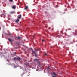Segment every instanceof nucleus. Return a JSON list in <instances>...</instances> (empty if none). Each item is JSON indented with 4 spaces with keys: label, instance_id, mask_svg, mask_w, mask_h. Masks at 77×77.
<instances>
[{
    "label": "nucleus",
    "instance_id": "dca6fc26",
    "mask_svg": "<svg viewBox=\"0 0 77 77\" xmlns=\"http://www.w3.org/2000/svg\"><path fill=\"white\" fill-rule=\"evenodd\" d=\"M10 1V2H12V1H13V0H9Z\"/></svg>",
    "mask_w": 77,
    "mask_h": 77
},
{
    "label": "nucleus",
    "instance_id": "ddd939ff",
    "mask_svg": "<svg viewBox=\"0 0 77 77\" xmlns=\"http://www.w3.org/2000/svg\"><path fill=\"white\" fill-rule=\"evenodd\" d=\"M53 74L54 75H56V74L55 73H54V72H53Z\"/></svg>",
    "mask_w": 77,
    "mask_h": 77
},
{
    "label": "nucleus",
    "instance_id": "f257e3e1",
    "mask_svg": "<svg viewBox=\"0 0 77 77\" xmlns=\"http://www.w3.org/2000/svg\"><path fill=\"white\" fill-rule=\"evenodd\" d=\"M30 49H31V50L32 51V53L33 54H35V57H37V54L36 53V51H33V49H32V48H31Z\"/></svg>",
    "mask_w": 77,
    "mask_h": 77
},
{
    "label": "nucleus",
    "instance_id": "f3484780",
    "mask_svg": "<svg viewBox=\"0 0 77 77\" xmlns=\"http://www.w3.org/2000/svg\"><path fill=\"white\" fill-rule=\"evenodd\" d=\"M45 55H46V56H47V54H46V53H45Z\"/></svg>",
    "mask_w": 77,
    "mask_h": 77
},
{
    "label": "nucleus",
    "instance_id": "6e6552de",
    "mask_svg": "<svg viewBox=\"0 0 77 77\" xmlns=\"http://www.w3.org/2000/svg\"><path fill=\"white\" fill-rule=\"evenodd\" d=\"M17 39H18L19 40H20V39H21V38L20 36H18V37H17Z\"/></svg>",
    "mask_w": 77,
    "mask_h": 77
},
{
    "label": "nucleus",
    "instance_id": "2eb2a0df",
    "mask_svg": "<svg viewBox=\"0 0 77 77\" xmlns=\"http://www.w3.org/2000/svg\"><path fill=\"white\" fill-rule=\"evenodd\" d=\"M71 30V29L70 28H69L68 29V30Z\"/></svg>",
    "mask_w": 77,
    "mask_h": 77
},
{
    "label": "nucleus",
    "instance_id": "7ed1b4c3",
    "mask_svg": "<svg viewBox=\"0 0 77 77\" xmlns=\"http://www.w3.org/2000/svg\"><path fill=\"white\" fill-rule=\"evenodd\" d=\"M10 14H12L15 13V11H12L10 12Z\"/></svg>",
    "mask_w": 77,
    "mask_h": 77
},
{
    "label": "nucleus",
    "instance_id": "9d476101",
    "mask_svg": "<svg viewBox=\"0 0 77 77\" xmlns=\"http://www.w3.org/2000/svg\"><path fill=\"white\" fill-rule=\"evenodd\" d=\"M12 9H15L16 8V7L15 6H13L12 7Z\"/></svg>",
    "mask_w": 77,
    "mask_h": 77
},
{
    "label": "nucleus",
    "instance_id": "0eeeda50",
    "mask_svg": "<svg viewBox=\"0 0 77 77\" xmlns=\"http://www.w3.org/2000/svg\"><path fill=\"white\" fill-rule=\"evenodd\" d=\"M19 21H20V20H19V19H17L16 21V23H18Z\"/></svg>",
    "mask_w": 77,
    "mask_h": 77
},
{
    "label": "nucleus",
    "instance_id": "aec40b11",
    "mask_svg": "<svg viewBox=\"0 0 77 77\" xmlns=\"http://www.w3.org/2000/svg\"><path fill=\"white\" fill-rule=\"evenodd\" d=\"M76 63H77V60H76Z\"/></svg>",
    "mask_w": 77,
    "mask_h": 77
},
{
    "label": "nucleus",
    "instance_id": "f03ea898",
    "mask_svg": "<svg viewBox=\"0 0 77 77\" xmlns=\"http://www.w3.org/2000/svg\"><path fill=\"white\" fill-rule=\"evenodd\" d=\"M21 18V14H20V15H18V18H19L20 19V18Z\"/></svg>",
    "mask_w": 77,
    "mask_h": 77
},
{
    "label": "nucleus",
    "instance_id": "f8f14e48",
    "mask_svg": "<svg viewBox=\"0 0 77 77\" xmlns=\"http://www.w3.org/2000/svg\"><path fill=\"white\" fill-rule=\"evenodd\" d=\"M14 60H17V58L16 57H14Z\"/></svg>",
    "mask_w": 77,
    "mask_h": 77
},
{
    "label": "nucleus",
    "instance_id": "423d86ee",
    "mask_svg": "<svg viewBox=\"0 0 77 77\" xmlns=\"http://www.w3.org/2000/svg\"><path fill=\"white\" fill-rule=\"evenodd\" d=\"M47 70H48V71H50V67L48 66L47 67Z\"/></svg>",
    "mask_w": 77,
    "mask_h": 77
},
{
    "label": "nucleus",
    "instance_id": "4468645a",
    "mask_svg": "<svg viewBox=\"0 0 77 77\" xmlns=\"http://www.w3.org/2000/svg\"><path fill=\"white\" fill-rule=\"evenodd\" d=\"M35 51H38V49H35Z\"/></svg>",
    "mask_w": 77,
    "mask_h": 77
},
{
    "label": "nucleus",
    "instance_id": "a211bd4d",
    "mask_svg": "<svg viewBox=\"0 0 77 77\" xmlns=\"http://www.w3.org/2000/svg\"><path fill=\"white\" fill-rule=\"evenodd\" d=\"M52 77H56V76H53Z\"/></svg>",
    "mask_w": 77,
    "mask_h": 77
},
{
    "label": "nucleus",
    "instance_id": "6ab92c4d",
    "mask_svg": "<svg viewBox=\"0 0 77 77\" xmlns=\"http://www.w3.org/2000/svg\"><path fill=\"white\" fill-rule=\"evenodd\" d=\"M42 41L43 42V41H44V40H42Z\"/></svg>",
    "mask_w": 77,
    "mask_h": 77
},
{
    "label": "nucleus",
    "instance_id": "39448f33",
    "mask_svg": "<svg viewBox=\"0 0 77 77\" xmlns=\"http://www.w3.org/2000/svg\"><path fill=\"white\" fill-rule=\"evenodd\" d=\"M17 60L20 61V60H21V58H20V57H18L17 58Z\"/></svg>",
    "mask_w": 77,
    "mask_h": 77
},
{
    "label": "nucleus",
    "instance_id": "20e7f679",
    "mask_svg": "<svg viewBox=\"0 0 77 77\" xmlns=\"http://www.w3.org/2000/svg\"><path fill=\"white\" fill-rule=\"evenodd\" d=\"M8 41H10V42H11H11L13 41V40H12L10 38H8Z\"/></svg>",
    "mask_w": 77,
    "mask_h": 77
},
{
    "label": "nucleus",
    "instance_id": "9b49d317",
    "mask_svg": "<svg viewBox=\"0 0 77 77\" xmlns=\"http://www.w3.org/2000/svg\"><path fill=\"white\" fill-rule=\"evenodd\" d=\"M37 60H38V59H35L34 60V61H37Z\"/></svg>",
    "mask_w": 77,
    "mask_h": 77
},
{
    "label": "nucleus",
    "instance_id": "1a4fd4ad",
    "mask_svg": "<svg viewBox=\"0 0 77 77\" xmlns=\"http://www.w3.org/2000/svg\"><path fill=\"white\" fill-rule=\"evenodd\" d=\"M24 9H25V10H26V9H28V7L26 6L25 8Z\"/></svg>",
    "mask_w": 77,
    "mask_h": 77
}]
</instances>
